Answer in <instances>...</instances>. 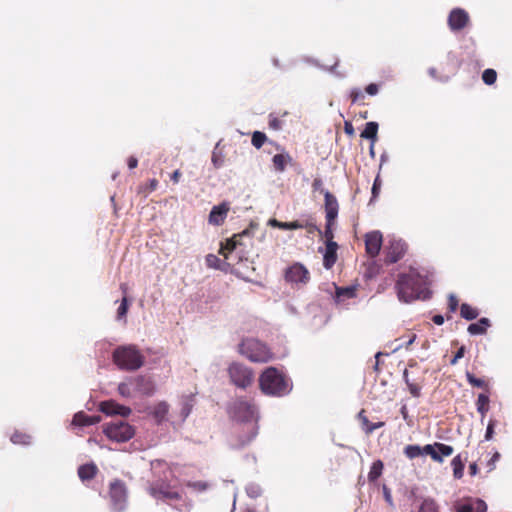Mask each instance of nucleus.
Listing matches in <instances>:
<instances>
[{"instance_id":"1","label":"nucleus","mask_w":512,"mask_h":512,"mask_svg":"<svg viewBox=\"0 0 512 512\" xmlns=\"http://www.w3.org/2000/svg\"><path fill=\"white\" fill-rule=\"evenodd\" d=\"M153 480L149 482L147 491L157 500L179 501L181 504L174 508L179 511H190L192 504L184 499L178 491L171 485V478L174 472L171 467L162 460H155L151 463Z\"/></svg>"},{"instance_id":"2","label":"nucleus","mask_w":512,"mask_h":512,"mask_svg":"<svg viewBox=\"0 0 512 512\" xmlns=\"http://www.w3.org/2000/svg\"><path fill=\"white\" fill-rule=\"evenodd\" d=\"M429 284L427 275H423L416 269L410 268L407 273H400L398 275L395 290L401 302L411 303L415 300H427L430 298Z\"/></svg>"},{"instance_id":"3","label":"nucleus","mask_w":512,"mask_h":512,"mask_svg":"<svg viewBox=\"0 0 512 512\" xmlns=\"http://www.w3.org/2000/svg\"><path fill=\"white\" fill-rule=\"evenodd\" d=\"M231 412L237 420L244 423L242 425V431H247L249 433L245 440H240L239 446H244L251 442L258 432L256 424V406L244 398H238L233 402Z\"/></svg>"},{"instance_id":"4","label":"nucleus","mask_w":512,"mask_h":512,"mask_svg":"<svg viewBox=\"0 0 512 512\" xmlns=\"http://www.w3.org/2000/svg\"><path fill=\"white\" fill-rule=\"evenodd\" d=\"M260 390L269 396L281 397L290 391L288 380L276 367L266 368L259 377Z\"/></svg>"},{"instance_id":"5","label":"nucleus","mask_w":512,"mask_h":512,"mask_svg":"<svg viewBox=\"0 0 512 512\" xmlns=\"http://www.w3.org/2000/svg\"><path fill=\"white\" fill-rule=\"evenodd\" d=\"M113 363L123 371H136L145 363V356L133 344L118 346L112 353Z\"/></svg>"},{"instance_id":"6","label":"nucleus","mask_w":512,"mask_h":512,"mask_svg":"<svg viewBox=\"0 0 512 512\" xmlns=\"http://www.w3.org/2000/svg\"><path fill=\"white\" fill-rule=\"evenodd\" d=\"M454 449L450 445H446L440 442L434 444H427L424 447L418 445H407L404 448V454L409 459L417 458L421 455H429L435 462L442 463L443 457L452 455Z\"/></svg>"},{"instance_id":"7","label":"nucleus","mask_w":512,"mask_h":512,"mask_svg":"<svg viewBox=\"0 0 512 512\" xmlns=\"http://www.w3.org/2000/svg\"><path fill=\"white\" fill-rule=\"evenodd\" d=\"M239 352L255 363H267L273 359V353L270 348L254 338L244 339L239 345Z\"/></svg>"},{"instance_id":"8","label":"nucleus","mask_w":512,"mask_h":512,"mask_svg":"<svg viewBox=\"0 0 512 512\" xmlns=\"http://www.w3.org/2000/svg\"><path fill=\"white\" fill-rule=\"evenodd\" d=\"M227 373L230 382L240 389H247L254 382V371L239 362H233L228 366Z\"/></svg>"},{"instance_id":"9","label":"nucleus","mask_w":512,"mask_h":512,"mask_svg":"<svg viewBox=\"0 0 512 512\" xmlns=\"http://www.w3.org/2000/svg\"><path fill=\"white\" fill-rule=\"evenodd\" d=\"M103 433L112 441L127 442L135 434L133 426L123 420H116L103 426Z\"/></svg>"},{"instance_id":"10","label":"nucleus","mask_w":512,"mask_h":512,"mask_svg":"<svg viewBox=\"0 0 512 512\" xmlns=\"http://www.w3.org/2000/svg\"><path fill=\"white\" fill-rule=\"evenodd\" d=\"M269 225L281 230L306 229L309 234H314L315 232L322 233L312 217H308L305 220H296L292 222H281L277 219H270Z\"/></svg>"},{"instance_id":"11","label":"nucleus","mask_w":512,"mask_h":512,"mask_svg":"<svg viewBox=\"0 0 512 512\" xmlns=\"http://www.w3.org/2000/svg\"><path fill=\"white\" fill-rule=\"evenodd\" d=\"M471 24L469 13L463 8H453L447 17V25L453 33H458Z\"/></svg>"},{"instance_id":"12","label":"nucleus","mask_w":512,"mask_h":512,"mask_svg":"<svg viewBox=\"0 0 512 512\" xmlns=\"http://www.w3.org/2000/svg\"><path fill=\"white\" fill-rule=\"evenodd\" d=\"M407 252V244L401 239H392L385 247V263L393 264L401 260Z\"/></svg>"},{"instance_id":"13","label":"nucleus","mask_w":512,"mask_h":512,"mask_svg":"<svg viewBox=\"0 0 512 512\" xmlns=\"http://www.w3.org/2000/svg\"><path fill=\"white\" fill-rule=\"evenodd\" d=\"M109 495L114 509L120 511L126 501L127 492L124 482L115 480L110 483Z\"/></svg>"},{"instance_id":"14","label":"nucleus","mask_w":512,"mask_h":512,"mask_svg":"<svg viewBox=\"0 0 512 512\" xmlns=\"http://www.w3.org/2000/svg\"><path fill=\"white\" fill-rule=\"evenodd\" d=\"M285 279L291 283L306 284L310 279V273L301 263H294L292 266L287 268L285 272Z\"/></svg>"},{"instance_id":"15","label":"nucleus","mask_w":512,"mask_h":512,"mask_svg":"<svg viewBox=\"0 0 512 512\" xmlns=\"http://www.w3.org/2000/svg\"><path fill=\"white\" fill-rule=\"evenodd\" d=\"M487 504L480 498H466L456 502L455 512H486Z\"/></svg>"},{"instance_id":"16","label":"nucleus","mask_w":512,"mask_h":512,"mask_svg":"<svg viewBox=\"0 0 512 512\" xmlns=\"http://www.w3.org/2000/svg\"><path fill=\"white\" fill-rule=\"evenodd\" d=\"M383 237L380 231H372L365 235V250L371 257H376L381 249Z\"/></svg>"},{"instance_id":"17","label":"nucleus","mask_w":512,"mask_h":512,"mask_svg":"<svg viewBox=\"0 0 512 512\" xmlns=\"http://www.w3.org/2000/svg\"><path fill=\"white\" fill-rule=\"evenodd\" d=\"M131 383H133L134 392L142 395L151 396L155 391L153 381L145 376L133 377Z\"/></svg>"},{"instance_id":"18","label":"nucleus","mask_w":512,"mask_h":512,"mask_svg":"<svg viewBox=\"0 0 512 512\" xmlns=\"http://www.w3.org/2000/svg\"><path fill=\"white\" fill-rule=\"evenodd\" d=\"M230 210L228 202H222L212 208L209 214V223L215 226H220L224 223L227 214Z\"/></svg>"},{"instance_id":"19","label":"nucleus","mask_w":512,"mask_h":512,"mask_svg":"<svg viewBox=\"0 0 512 512\" xmlns=\"http://www.w3.org/2000/svg\"><path fill=\"white\" fill-rule=\"evenodd\" d=\"M100 411L106 415L129 416L131 409L127 406L120 405L113 400L103 401L100 403Z\"/></svg>"},{"instance_id":"20","label":"nucleus","mask_w":512,"mask_h":512,"mask_svg":"<svg viewBox=\"0 0 512 512\" xmlns=\"http://www.w3.org/2000/svg\"><path fill=\"white\" fill-rule=\"evenodd\" d=\"M324 208H325V218L329 221H335L338 216L339 204L336 197L330 193L328 190L324 192Z\"/></svg>"},{"instance_id":"21","label":"nucleus","mask_w":512,"mask_h":512,"mask_svg":"<svg viewBox=\"0 0 512 512\" xmlns=\"http://www.w3.org/2000/svg\"><path fill=\"white\" fill-rule=\"evenodd\" d=\"M338 244L336 242L326 243L325 252L323 255V266L326 269H331L337 261Z\"/></svg>"},{"instance_id":"22","label":"nucleus","mask_w":512,"mask_h":512,"mask_svg":"<svg viewBox=\"0 0 512 512\" xmlns=\"http://www.w3.org/2000/svg\"><path fill=\"white\" fill-rule=\"evenodd\" d=\"M101 421L99 415H87L85 412H78L74 415L72 424L75 426L86 427L97 424Z\"/></svg>"},{"instance_id":"23","label":"nucleus","mask_w":512,"mask_h":512,"mask_svg":"<svg viewBox=\"0 0 512 512\" xmlns=\"http://www.w3.org/2000/svg\"><path fill=\"white\" fill-rule=\"evenodd\" d=\"M410 373L411 371L409 369H405L403 373V378L406 385L408 386L410 394L413 397L418 398L421 396L422 383L418 381L416 378H411Z\"/></svg>"},{"instance_id":"24","label":"nucleus","mask_w":512,"mask_h":512,"mask_svg":"<svg viewBox=\"0 0 512 512\" xmlns=\"http://www.w3.org/2000/svg\"><path fill=\"white\" fill-rule=\"evenodd\" d=\"M358 420L360 422L361 429L367 435L371 434L374 430H376L378 428H381V427H383L385 425V422H383V421H379V422H376V423H371L369 421L368 417L365 414V410H361L358 413Z\"/></svg>"},{"instance_id":"25","label":"nucleus","mask_w":512,"mask_h":512,"mask_svg":"<svg viewBox=\"0 0 512 512\" xmlns=\"http://www.w3.org/2000/svg\"><path fill=\"white\" fill-rule=\"evenodd\" d=\"M98 472L94 463L84 464L78 468V476L82 481L93 479Z\"/></svg>"},{"instance_id":"26","label":"nucleus","mask_w":512,"mask_h":512,"mask_svg":"<svg viewBox=\"0 0 512 512\" xmlns=\"http://www.w3.org/2000/svg\"><path fill=\"white\" fill-rule=\"evenodd\" d=\"M490 325V320L488 318H481L478 322L470 324L467 331L471 335H482L486 333Z\"/></svg>"},{"instance_id":"27","label":"nucleus","mask_w":512,"mask_h":512,"mask_svg":"<svg viewBox=\"0 0 512 512\" xmlns=\"http://www.w3.org/2000/svg\"><path fill=\"white\" fill-rule=\"evenodd\" d=\"M169 412V405L165 401H161L157 403L152 411V415L157 421V423H161L167 419V415Z\"/></svg>"},{"instance_id":"28","label":"nucleus","mask_w":512,"mask_h":512,"mask_svg":"<svg viewBox=\"0 0 512 512\" xmlns=\"http://www.w3.org/2000/svg\"><path fill=\"white\" fill-rule=\"evenodd\" d=\"M272 162L276 171L283 172L286 165L292 162V157L288 153H279L273 156Z\"/></svg>"},{"instance_id":"29","label":"nucleus","mask_w":512,"mask_h":512,"mask_svg":"<svg viewBox=\"0 0 512 512\" xmlns=\"http://www.w3.org/2000/svg\"><path fill=\"white\" fill-rule=\"evenodd\" d=\"M241 512H269L268 501L261 498L258 502H249Z\"/></svg>"},{"instance_id":"30","label":"nucleus","mask_w":512,"mask_h":512,"mask_svg":"<svg viewBox=\"0 0 512 512\" xmlns=\"http://www.w3.org/2000/svg\"><path fill=\"white\" fill-rule=\"evenodd\" d=\"M378 133V123L368 122L364 130L361 132L360 137L371 140L372 143L376 142Z\"/></svg>"},{"instance_id":"31","label":"nucleus","mask_w":512,"mask_h":512,"mask_svg":"<svg viewBox=\"0 0 512 512\" xmlns=\"http://www.w3.org/2000/svg\"><path fill=\"white\" fill-rule=\"evenodd\" d=\"M246 233L247 232L244 231L242 234H235L231 238L227 239L226 242L221 245L219 253L222 254L225 259H227L228 253L232 252L236 248L235 239L241 238Z\"/></svg>"},{"instance_id":"32","label":"nucleus","mask_w":512,"mask_h":512,"mask_svg":"<svg viewBox=\"0 0 512 512\" xmlns=\"http://www.w3.org/2000/svg\"><path fill=\"white\" fill-rule=\"evenodd\" d=\"M489 403H490V400H489L488 395H486L484 393H480L478 395V398L476 401V406H477V411L480 413L482 420L485 418L486 413L489 410Z\"/></svg>"},{"instance_id":"33","label":"nucleus","mask_w":512,"mask_h":512,"mask_svg":"<svg viewBox=\"0 0 512 512\" xmlns=\"http://www.w3.org/2000/svg\"><path fill=\"white\" fill-rule=\"evenodd\" d=\"M465 376H466V379H467L468 383L472 387L481 388V389H483L485 391L489 390V383H488V381L486 379L477 378L474 374H472L469 371L466 372Z\"/></svg>"},{"instance_id":"34","label":"nucleus","mask_w":512,"mask_h":512,"mask_svg":"<svg viewBox=\"0 0 512 512\" xmlns=\"http://www.w3.org/2000/svg\"><path fill=\"white\" fill-rule=\"evenodd\" d=\"M460 315L462 318L471 321L478 317L479 311L477 308H474L467 303H463L460 306Z\"/></svg>"},{"instance_id":"35","label":"nucleus","mask_w":512,"mask_h":512,"mask_svg":"<svg viewBox=\"0 0 512 512\" xmlns=\"http://www.w3.org/2000/svg\"><path fill=\"white\" fill-rule=\"evenodd\" d=\"M383 468L384 465L381 460L374 461L368 473V480L370 482H375L381 476Z\"/></svg>"},{"instance_id":"36","label":"nucleus","mask_w":512,"mask_h":512,"mask_svg":"<svg viewBox=\"0 0 512 512\" xmlns=\"http://www.w3.org/2000/svg\"><path fill=\"white\" fill-rule=\"evenodd\" d=\"M121 289L123 290L124 296H123V298L121 300L120 306L117 309V318L118 319L125 318V316H126V314L128 312V309H129V301H128V298L126 296V292H127L126 285L122 284L121 285Z\"/></svg>"},{"instance_id":"37","label":"nucleus","mask_w":512,"mask_h":512,"mask_svg":"<svg viewBox=\"0 0 512 512\" xmlns=\"http://www.w3.org/2000/svg\"><path fill=\"white\" fill-rule=\"evenodd\" d=\"M451 465L453 468V475L456 479H461L463 477L464 472V463L461 459L460 455L455 456L452 461Z\"/></svg>"},{"instance_id":"38","label":"nucleus","mask_w":512,"mask_h":512,"mask_svg":"<svg viewBox=\"0 0 512 512\" xmlns=\"http://www.w3.org/2000/svg\"><path fill=\"white\" fill-rule=\"evenodd\" d=\"M246 493L251 499L250 502H258L261 498H264L261 488L254 484H250L246 487Z\"/></svg>"},{"instance_id":"39","label":"nucleus","mask_w":512,"mask_h":512,"mask_svg":"<svg viewBox=\"0 0 512 512\" xmlns=\"http://www.w3.org/2000/svg\"><path fill=\"white\" fill-rule=\"evenodd\" d=\"M439 507L432 498H426L420 505L419 512H438Z\"/></svg>"},{"instance_id":"40","label":"nucleus","mask_w":512,"mask_h":512,"mask_svg":"<svg viewBox=\"0 0 512 512\" xmlns=\"http://www.w3.org/2000/svg\"><path fill=\"white\" fill-rule=\"evenodd\" d=\"M118 392L121 396L129 398L133 395V383L131 378L127 382H122L118 385Z\"/></svg>"},{"instance_id":"41","label":"nucleus","mask_w":512,"mask_h":512,"mask_svg":"<svg viewBox=\"0 0 512 512\" xmlns=\"http://www.w3.org/2000/svg\"><path fill=\"white\" fill-rule=\"evenodd\" d=\"M266 141H267V137H266L265 133L260 132V131H255L252 134L251 143L255 148L260 149Z\"/></svg>"},{"instance_id":"42","label":"nucleus","mask_w":512,"mask_h":512,"mask_svg":"<svg viewBox=\"0 0 512 512\" xmlns=\"http://www.w3.org/2000/svg\"><path fill=\"white\" fill-rule=\"evenodd\" d=\"M31 437L28 434L22 432H14L11 436V441L14 444L28 445L30 443Z\"/></svg>"},{"instance_id":"43","label":"nucleus","mask_w":512,"mask_h":512,"mask_svg":"<svg viewBox=\"0 0 512 512\" xmlns=\"http://www.w3.org/2000/svg\"><path fill=\"white\" fill-rule=\"evenodd\" d=\"M482 80L486 85H493L497 80V72L494 69H485L482 73Z\"/></svg>"},{"instance_id":"44","label":"nucleus","mask_w":512,"mask_h":512,"mask_svg":"<svg viewBox=\"0 0 512 512\" xmlns=\"http://www.w3.org/2000/svg\"><path fill=\"white\" fill-rule=\"evenodd\" d=\"M349 97L351 99L352 104H364L365 96L363 92L358 88L352 89L350 91Z\"/></svg>"},{"instance_id":"45","label":"nucleus","mask_w":512,"mask_h":512,"mask_svg":"<svg viewBox=\"0 0 512 512\" xmlns=\"http://www.w3.org/2000/svg\"><path fill=\"white\" fill-rule=\"evenodd\" d=\"M186 486L197 492H203L207 490L209 485L207 482L204 481H188L186 482Z\"/></svg>"},{"instance_id":"46","label":"nucleus","mask_w":512,"mask_h":512,"mask_svg":"<svg viewBox=\"0 0 512 512\" xmlns=\"http://www.w3.org/2000/svg\"><path fill=\"white\" fill-rule=\"evenodd\" d=\"M205 261H206V265L209 268H214V269L219 268V265L221 263L220 258L214 254H208L205 258Z\"/></svg>"},{"instance_id":"47","label":"nucleus","mask_w":512,"mask_h":512,"mask_svg":"<svg viewBox=\"0 0 512 512\" xmlns=\"http://www.w3.org/2000/svg\"><path fill=\"white\" fill-rule=\"evenodd\" d=\"M334 222L335 221L326 220V226H325V231H324V237L326 239V243L334 242L333 241L334 235H333V230H332Z\"/></svg>"},{"instance_id":"48","label":"nucleus","mask_w":512,"mask_h":512,"mask_svg":"<svg viewBox=\"0 0 512 512\" xmlns=\"http://www.w3.org/2000/svg\"><path fill=\"white\" fill-rule=\"evenodd\" d=\"M458 306H459L458 298L455 295H453V294L449 295V297H448V310H449V312L450 313H454L457 310Z\"/></svg>"},{"instance_id":"49","label":"nucleus","mask_w":512,"mask_h":512,"mask_svg":"<svg viewBox=\"0 0 512 512\" xmlns=\"http://www.w3.org/2000/svg\"><path fill=\"white\" fill-rule=\"evenodd\" d=\"M445 64L452 66V69L449 70L450 74L454 75L457 72L459 65H458L457 60H456V58L454 56L448 55Z\"/></svg>"},{"instance_id":"50","label":"nucleus","mask_w":512,"mask_h":512,"mask_svg":"<svg viewBox=\"0 0 512 512\" xmlns=\"http://www.w3.org/2000/svg\"><path fill=\"white\" fill-rule=\"evenodd\" d=\"M380 189H381V181H380L379 176H377L375 178L373 186H372V198H371V201L378 197Z\"/></svg>"},{"instance_id":"51","label":"nucleus","mask_w":512,"mask_h":512,"mask_svg":"<svg viewBox=\"0 0 512 512\" xmlns=\"http://www.w3.org/2000/svg\"><path fill=\"white\" fill-rule=\"evenodd\" d=\"M494 428H495V420L491 419L487 425L486 433L484 436L485 440L489 441L493 438Z\"/></svg>"},{"instance_id":"52","label":"nucleus","mask_w":512,"mask_h":512,"mask_svg":"<svg viewBox=\"0 0 512 512\" xmlns=\"http://www.w3.org/2000/svg\"><path fill=\"white\" fill-rule=\"evenodd\" d=\"M465 347L464 346H461L457 352L455 353L454 357L450 360V364L451 365H455L457 364L458 360L463 358L464 355H465Z\"/></svg>"},{"instance_id":"53","label":"nucleus","mask_w":512,"mask_h":512,"mask_svg":"<svg viewBox=\"0 0 512 512\" xmlns=\"http://www.w3.org/2000/svg\"><path fill=\"white\" fill-rule=\"evenodd\" d=\"M269 127L273 130H279L282 128V121L276 117L269 119Z\"/></svg>"},{"instance_id":"54","label":"nucleus","mask_w":512,"mask_h":512,"mask_svg":"<svg viewBox=\"0 0 512 512\" xmlns=\"http://www.w3.org/2000/svg\"><path fill=\"white\" fill-rule=\"evenodd\" d=\"M158 186V180L157 179H151L149 180L148 184L144 188V193H151L154 190H156Z\"/></svg>"},{"instance_id":"55","label":"nucleus","mask_w":512,"mask_h":512,"mask_svg":"<svg viewBox=\"0 0 512 512\" xmlns=\"http://www.w3.org/2000/svg\"><path fill=\"white\" fill-rule=\"evenodd\" d=\"M378 91H379V86L375 83H371L368 86H366V88H365V92L371 96L376 95L378 93Z\"/></svg>"},{"instance_id":"56","label":"nucleus","mask_w":512,"mask_h":512,"mask_svg":"<svg viewBox=\"0 0 512 512\" xmlns=\"http://www.w3.org/2000/svg\"><path fill=\"white\" fill-rule=\"evenodd\" d=\"M500 459V453L495 452L491 459L488 461L487 465L489 467V470H493L495 468V463Z\"/></svg>"},{"instance_id":"57","label":"nucleus","mask_w":512,"mask_h":512,"mask_svg":"<svg viewBox=\"0 0 512 512\" xmlns=\"http://www.w3.org/2000/svg\"><path fill=\"white\" fill-rule=\"evenodd\" d=\"M322 185H323L322 180L320 178H315L312 183V188L314 191L320 190L321 192L324 193L325 191L322 189Z\"/></svg>"},{"instance_id":"58","label":"nucleus","mask_w":512,"mask_h":512,"mask_svg":"<svg viewBox=\"0 0 512 512\" xmlns=\"http://www.w3.org/2000/svg\"><path fill=\"white\" fill-rule=\"evenodd\" d=\"M429 74H430L432 77H434V78H436V79H439V80L446 81V80H448V79H449V75H446V76H444V77H442V76H438V75H437V69H436V68H430V69H429Z\"/></svg>"},{"instance_id":"59","label":"nucleus","mask_w":512,"mask_h":512,"mask_svg":"<svg viewBox=\"0 0 512 512\" xmlns=\"http://www.w3.org/2000/svg\"><path fill=\"white\" fill-rule=\"evenodd\" d=\"M127 165H128V167H129L130 169H134V168H136V167H137V165H138V160H137V158H136V157H134V156H130V157L128 158V160H127Z\"/></svg>"},{"instance_id":"60","label":"nucleus","mask_w":512,"mask_h":512,"mask_svg":"<svg viewBox=\"0 0 512 512\" xmlns=\"http://www.w3.org/2000/svg\"><path fill=\"white\" fill-rule=\"evenodd\" d=\"M344 131L347 135L352 136L354 135V128L353 125L350 122H345L344 125Z\"/></svg>"},{"instance_id":"61","label":"nucleus","mask_w":512,"mask_h":512,"mask_svg":"<svg viewBox=\"0 0 512 512\" xmlns=\"http://www.w3.org/2000/svg\"><path fill=\"white\" fill-rule=\"evenodd\" d=\"M181 172L180 170H175L172 174H171V180L173 181V183H178L180 181V178H181Z\"/></svg>"},{"instance_id":"62","label":"nucleus","mask_w":512,"mask_h":512,"mask_svg":"<svg viewBox=\"0 0 512 512\" xmlns=\"http://www.w3.org/2000/svg\"><path fill=\"white\" fill-rule=\"evenodd\" d=\"M432 321L436 325H442L444 323V317L442 315H435L433 316Z\"/></svg>"},{"instance_id":"63","label":"nucleus","mask_w":512,"mask_h":512,"mask_svg":"<svg viewBox=\"0 0 512 512\" xmlns=\"http://www.w3.org/2000/svg\"><path fill=\"white\" fill-rule=\"evenodd\" d=\"M400 413H401V415H402L403 419L407 421V420H408V418H409V415H408V409H407V406H406V405H403V406L401 407V409H400Z\"/></svg>"},{"instance_id":"64","label":"nucleus","mask_w":512,"mask_h":512,"mask_svg":"<svg viewBox=\"0 0 512 512\" xmlns=\"http://www.w3.org/2000/svg\"><path fill=\"white\" fill-rule=\"evenodd\" d=\"M469 472L472 476L476 475L477 472H478V467H477V464L476 463H472L470 464L469 466Z\"/></svg>"}]
</instances>
